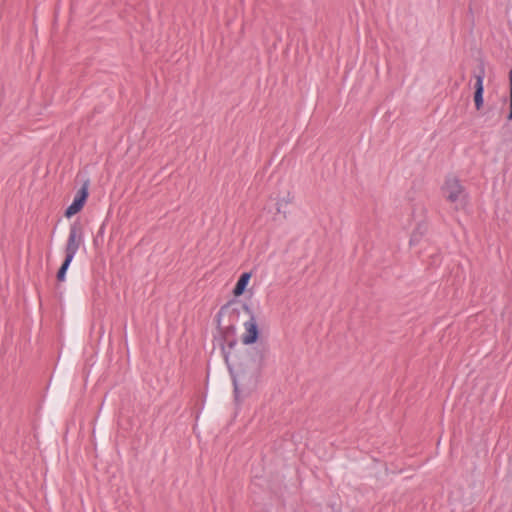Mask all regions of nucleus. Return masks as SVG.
Listing matches in <instances>:
<instances>
[{"label": "nucleus", "instance_id": "f257e3e1", "mask_svg": "<svg viewBox=\"0 0 512 512\" xmlns=\"http://www.w3.org/2000/svg\"><path fill=\"white\" fill-rule=\"evenodd\" d=\"M83 242L84 236L81 225L79 223L71 224L65 246V254L75 256Z\"/></svg>", "mask_w": 512, "mask_h": 512}, {"label": "nucleus", "instance_id": "423d86ee", "mask_svg": "<svg viewBox=\"0 0 512 512\" xmlns=\"http://www.w3.org/2000/svg\"><path fill=\"white\" fill-rule=\"evenodd\" d=\"M484 77H485L484 69H482L480 71V73L475 76L476 83H475L474 102H475V107L477 110H480L484 103V99H483Z\"/></svg>", "mask_w": 512, "mask_h": 512}, {"label": "nucleus", "instance_id": "f8f14e48", "mask_svg": "<svg viewBox=\"0 0 512 512\" xmlns=\"http://www.w3.org/2000/svg\"><path fill=\"white\" fill-rule=\"evenodd\" d=\"M233 346H234V343H230L229 347L233 348Z\"/></svg>", "mask_w": 512, "mask_h": 512}, {"label": "nucleus", "instance_id": "20e7f679", "mask_svg": "<svg viewBox=\"0 0 512 512\" xmlns=\"http://www.w3.org/2000/svg\"><path fill=\"white\" fill-rule=\"evenodd\" d=\"M235 357H236V355H233L230 352H227L224 350L225 363H226L228 370L230 372V375L232 377L233 385H234V393H235V397L237 399L239 396L238 382H239V379L242 377V371L237 370Z\"/></svg>", "mask_w": 512, "mask_h": 512}, {"label": "nucleus", "instance_id": "9d476101", "mask_svg": "<svg viewBox=\"0 0 512 512\" xmlns=\"http://www.w3.org/2000/svg\"><path fill=\"white\" fill-rule=\"evenodd\" d=\"M66 272L67 270H65L64 268H59L58 270V273H57V279L59 281H64L65 280V277H66Z\"/></svg>", "mask_w": 512, "mask_h": 512}, {"label": "nucleus", "instance_id": "1a4fd4ad", "mask_svg": "<svg viewBox=\"0 0 512 512\" xmlns=\"http://www.w3.org/2000/svg\"><path fill=\"white\" fill-rule=\"evenodd\" d=\"M75 256H72V255H69V254H65V259L61 265V268H64L65 270H68L71 262L73 261Z\"/></svg>", "mask_w": 512, "mask_h": 512}, {"label": "nucleus", "instance_id": "39448f33", "mask_svg": "<svg viewBox=\"0 0 512 512\" xmlns=\"http://www.w3.org/2000/svg\"><path fill=\"white\" fill-rule=\"evenodd\" d=\"M87 197H88V189L86 186H83L78 190L72 203L67 207V209L65 211V216L67 218H70L73 215L77 214L83 208Z\"/></svg>", "mask_w": 512, "mask_h": 512}, {"label": "nucleus", "instance_id": "9b49d317", "mask_svg": "<svg viewBox=\"0 0 512 512\" xmlns=\"http://www.w3.org/2000/svg\"><path fill=\"white\" fill-rule=\"evenodd\" d=\"M414 240H415V236H413V237L411 238V243H413V242H414Z\"/></svg>", "mask_w": 512, "mask_h": 512}, {"label": "nucleus", "instance_id": "6e6552de", "mask_svg": "<svg viewBox=\"0 0 512 512\" xmlns=\"http://www.w3.org/2000/svg\"><path fill=\"white\" fill-rule=\"evenodd\" d=\"M509 81H510V111L507 115V120H512V69L509 72Z\"/></svg>", "mask_w": 512, "mask_h": 512}, {"label": "nucleus", "instance_id": "7ed1b4c3", "mask_svg": "<svg viewBox=\"0 0 512 512\" xmlns=\"http://www.w3.org/2000/svg\"><path fill=\"white\" fill-rule=\"evenodd\" d=\"M245 310L250 314V319L244 323L245 333L242 336V342L245 345H250L256 342L259 336L258 325L254 314L248 306H245Z\"/></svg>", "mask_w": 512, "mask_h": 512}, {"label": "nucleus", "instance_id": "f03ea898", "mask_svg": "<svg viewBox=\"0 0 512 512\" xmlns=\"http://www.w3.org/2000/svg\"><path fill=\"white\" fill-rule=\"evenodd\" d=\"M443 190L446 198L452 203H462L465 198L463 187L456 178H448Z\"/></svg>", "mask_w": 512, "mask_h": 512}, {"label": "nucleus", "instance_id": "0eeeda50", "mask_svg": "<svg viewBox=\"0 0 512 512\" xmlns=\"http://www.w3.org/2000/svg\"><path fill=\"white\" fill-rule=\"evenodd\" d=\"M250 278H251V273H249V272H245L240 276V278L238 279V281L234 287V290H233V293L236 296H240L245 292Z\"/></svg>", "mask_w": 512, "mask_h": 512}]
</instances>
